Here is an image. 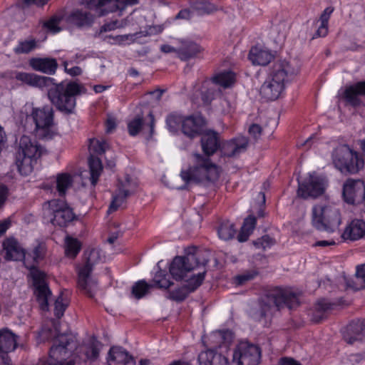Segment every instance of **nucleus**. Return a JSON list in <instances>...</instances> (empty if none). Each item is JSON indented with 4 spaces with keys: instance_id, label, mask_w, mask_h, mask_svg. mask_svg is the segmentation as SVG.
<instances>
[{
    "instance_id": "38",
    "label": "nucleus",
    "mask_w": 365,
    "mask_h": 365,
    "mask_svg": "<svg viewBox=\"0 0 365 365\" xmlns=\"http://www.w3.org/2000/svg\"><path fill=\"white\" fill-rule=\"evenodd\" d=\"M133 193L129 189L125 188L123 185V188L119 187L118 192L113 196V200L108 209L109 212H114L118 210L125 201L126 198Z\"/></svg>"
},
{
    "instance_id": "14",
    "label": "nucleus",
    "mask_w": 365,
    "mask_h": 365,
    "mask_svg": "<svg viewBox=\"0 0 365 365\" xmlns=\"http://www.w3.org/2000/svg\"><path fill=\"white\" fill-rule=\"evenodd\" d=\"M260 359V348L248 341L240 342L232 354V362L236 365H258Z\"/></svg>"
},
{
    "instance_id": "48",
    "label": "nucleus",
    "mask_w": 365,
    "mask_h": 365,
    "mask_svg": "<svg viewBox=\"0 0 365 365\" xmlns=\"http://www.w3.org/2000/svg\"><path fill=\"white\" fill-rule=\"evenodd\" d=\"M184 118L177 113H170L166 118V124L168 130L172 133L178 131L182 127Z\"/></svg>"
},
{
    "instance_id": "47",
    "label": "nucleus",
    "mask_w": 365,
    "mask_h": 365,
    "mask_svg": "<svg viewBox=\"0 0 365 365\" xmlns=\"http://www.w3.org/2000/svg\"><path fill=\"white\" fill-rule=\"evenodd\" d=\"M235 232L234 225L229 221L222 222L218 228L219 237L224 240L232 239Z\"/></svg>"
},
{
    "instance_id": "56",
    "label": "nucleus",
    "mask_w": 365,
    "mask_h": 365,
    "mask_svg": "<svg viewBox=\"0 0 365 365\" xmlns=\"http://www.w3.org/2000/svg\"><path fill=\"white\" fill-rule=\"evenodd\" d=\"M124 25L125 24L123 23V21L120 22L118 20H115L103 25L100 31L101 32L110 31L117 28H122L124 26Z\"/></svg>"
},
{
    "instance_id": "5",
    "label": "nucleus",
    "mask_w": 365,
    "mask_h": 365,
    "mask_svg": "<svg viewBox=\"0 0 365 365\" xmlns=\"http://www.w3.org/2000/svg\"><path fill=\"white\" fill-rule=\"evenodd\" d=\"M86 93L84 86L77 81H63L53 84L48 90V97L53 105L62 113H73L76 97Z\"/></svg>"
},
{
    "instance_id": "16",
    "label": "nucleus",
    "mask_w": 365,
    "mask_h": 365,
    "mask_svg": "<svg viewBox=\"0 0 365 365\" xmlns=\"http://www.w3.org/2000/svg\"><path fill=\"white\" fill-rule=\"evenodd\" d=\"M342 196L348 204L363 205L365 200V182L359 179H347L343 185Z\"/></svg>"
},
{
    "instance_id": "7",
    "label": "nucleus",
    "mask_w": 365,
    "mask_h": 365,
    "mask_svg": "<svg viewBox=\"0 0 365 365\" xmlns=\"http://www.w3.org/2000/svg\"><path fill=\"white\" fill-rule=\"evenodd\" d=\"M232 339L233 334L230 330L212 332L210 336V340L215 344L198 355L199 365H229L228 359L221 353H217V348L224 346L227 350Z\"/></svg>"
},
{
    "instance_id": "49",
    "label": "nucleus",
    "mask_w": 365,
    "mask_h": 365,
    "mask_svg": "<svg viewBox=\"0 0 365 365\" xmlns=\"http://www.w3.org/2000/svg\"><path fill=\"white\" fill-rule=\"evenodd\" d=\"M37 46V41L34 38H29L19 41L17 46L14 48L16 54L29 53L35 49Z\"/></svg>"
},
{
    "instance_id": "62",
    "label": "nucleus",
    "mask_w": 365,
    "mask_h": 365,
    "mask_svg": "<svg viewBox=\"0 0 365 365\" xmlns=\"http://www.w3.org/2000/svg\"><path fill=\"white\" fill-rule=\"evenodd\" d=\"M116 126L115 120L114 118H108L106 121V131L108 133L112 132Z\"/></svg>"
},
{
    "instance_id": "36",
    "label": "nucleus",
    "mask_w": 365,
    "mask_h": 365,
    "mask_svg": "<svg viewBox=\"0 0 365 365\" xmlns=\"http://www.w3.org/2000/svg\"><path fill=\"white\" fill-rule=\"evenodd\" d=\"M88 165L90 169V180L91 185L93 186H96L103 171V165L101 160L97 156H89Z\"/></svg>"
},
{
    "instance_id": "8",
    "label": "nucleus",
    "mask_w": 365,
    "mask_h": 365,
    "mask_svg": "<svg viewBox=\"0 0 365 365\" xmlns=\"http://www.w3.org/2000/svg\"><path fill=\"white\" fill-rule=\"evenodd\" d=\"M334 167L343 174L355 175L364 167V160L347 144L336 147L331 153Z\"/></svg>"
},
{
    "instance_id": "53",
    "label": "nucleus",
    "mask_w": 365,
    "mask_h": 365,
    "mask_svg": "<svg viewBox=\"0 0 365 365\" xmlns=\"http://www.w3.org/2000/svg\"><path fill=\"white\" fill-rule=\"evenodd\" d=\"M274 243V240L269 235H264L261 238L253 242L254 245L259 249L265 250L270 247Z\"/></svg>"
},
{
    "instance_id": "33",
    "label": "nucleus",
    "mask_w": 365,
    "mask_h": 365,
    "mask_svg": "<svg viewBox=\"0 0 365 365\" xmlns=\"http://www.w3.org/2000/svg\"><path fill=\"white\" fill-rule=\"evenodd\" d=\"M182 46L178 48L177 55L182 61L195 58L201 51V48L192 41H182Z\"/></svg>"
},
{
    "instance_id": "44",
    "label": "nucleus",
    "mask_w": 365,
    "mask_h": 365,
    "mask_svg": "<svg viewBox=\"0 0 365 365\" xmlns=\"http://www.w3.org/2000/svg\"><path fill=\"white\" fill-rule=\"evenodd\" d=\"M73 178L70 174L61 173L56 177V190L60 196H64L68 188L72 186Z\"/></svg>"
},
{
    "instance_id": "30",
    "label": "nucleus",
    "mask_w": 365,
    "mask_h": 365,
    "mask_svg": "<svg viewBox=\"0 0 365 365\" xmlns=\"http://www.w3.org/2000/svg\"><path fill=\"white\" fill-rule=\"evenodd\" d=\"M15 79L34 87H43L52 82L53 79L50 77L41 76L34 73L19 72L15 75Z\"/></svg>"
},
{
    "instance_id": "9",
    "label": "nucleus",
    "mask_w": 365,
    "mask_h": 365,
    "mask_svg": "<svg viewBox=\"0 0 365 365\" xmlns=\"http://www.w3.org/2000/svg\"><path fill=\"white\" fill-rule=\"evenodd\" d=\"M42 148L27 135H23L19 140L18 150L16 153L15 163L19 172L23 175H28L33 170V163L40 158Z\"/></svg>"
},
{
    "instance_id": "22",
    "label": "nucleus",
    "mask_w": 365,
    "mask_h": 365,
    "mask_svg": "<svg viewBox=\"0 0 365 365\" xmlns=\"http://www.w3.org/2000/svg\"><path fill=\"white\" fill-rule=\"evenodd\" d=\"M343 338L349 344L365 340V321L356 320L349 323L343 331Z\"/></svg>"
},
{
    "instance_id": "54",
    "label": "nucleus",
    "mask_w": 365,
    "mask_h": 365,
    "mask_svg": "<svg viewBox=\"0 0 365 365\" xmlns=\"http://www.w3.org/2000/svg\"><path fill=\"white\" fill-rule=\"evenodd\" d=\"M60 19L56 17H52L48 21H46L43 24L44 27H46L48 30L53 33H57L61 31L60 27H58Z\"/></svg>"
},
{
    "instance_id": "1",
    "label": "nucleus",
    "mask_w": 365,
    "mask_h": 365,
    "mask_svg": "<svg viewBox=\"0 0 365 365\" xmlns=\"http://www.w3.org/2000/svg\"><path fill=\"white\" fill-rule=\"evenodd\" d=\"M202 150L205 156L193 154V165L186 170H182L180 177L185 185L216 181L220 176L218 166L212 162L210 157L213 155L220 147V134L213 130H206L201 133Z\"/></svg>"
},
{
    "instance_id": "41",
    "label": "nucleus",
    "mask_w": 365,
    "mask_h": 365,
    "mask_svg": "<svg viewBox=\"0 0 365 365\" xmlns=\"http://www.w3.org/2000/svg\"><path fill=\"white\" fill-rule=\"evenodd\" d=\"M163 30L162 26H150L145 31H140L138 33H135L132 35H123V36H117L113 38L115 41H123L125 40H128L129 37H135V39L140 38L141 36H148L155 35L161 33Z\"/></svg>"
},
{
    "instance_id": "35",
    "label": "nucleus",
    "mask_w": 365,
    "mask_h": 365,
    "mask_svg": "<svg viewBox=\"0 0 365 365\" xmlns=\"http://www.w3.org/2000/svg\"><path fill=\"white\" fill-rule=\"evenodd\" d=\"M333 304L325 299L319 300L315 305L312 312V321L319 323L325 319L328 312L332 309Z\"/></svg>"
},
{
    "instance_id": "34",
    "label": "nucleus",
    "mask_w": 365,
    "mask_h": 365,
    "mask_svg": "<svg viewBox=\"0 0 365 365\" xmlns=\"http://www.w3.org/2000/svg\"><path fill=\"white\" fill-rule=\"evenodd\" d=\"M346 284L355 291L365 289V264L356 267L354 278L347 279Z\"/></svg>"
},
{
    "instance_id": "60",
    "label": "nucleus",
    "mask_w": 365,
    "mask_h": 365,
    "mask_svg": "<svg viewBox=\"0 0 365 365\" xmlns=\"http://www.w3.org/2000/svg\"><path fill=\"white\" fill-rule=\"evenodd\" d=\"M279 365H302V364L291 357H282L280 359Z\"/></svg>"
},
{
    "instance_id": "42",
    "label": "nucleus",
    "mask_w": 365,
    "mask_h": 365,
    "mask_svg": "<svg viewBox=\"0 0 365 365\" xmlns=\"http://www.w3.org/2000/svg\"><path fill=\"white\" fill-rule=\"evenodd\" d=\"M212 81L225 88H229L235 82V74L230 71L221 72L212 77Z\"/></svg>"
},
{
    "instance_id": "57",
    "label": "nucleus",
    "mask_w": 365,
    "mask_h": 365,
    "mask_svg": "<svg viewBox=\"0 0 365 365\" xmlns=\"http://www.w3.org/2000/svg\"><path fill=\"white\" fill-rule=\"evenodd\" d=\"M46 252V247L43 244L39 243L33 250V257L35 261L43 259Z\"/></svg>"
},
{
    "instance_id": "63",
    "label": "nucleus",
    "mask_w": 365,
    "mask_h": 365,
    "mask_svg": "<svg viewBox=\"0 0 365 365\" xmlns=\"http://www.w3.org/2000/svg\"><path fill=\"white\" fill-rule=\"evenodd\" d=\"M160 51L165 53H172L175 52L177 53L178 49L175 48L174 47L168 45L164 44L160 46Z\"/></svg>"
},
{
    "instance_id": "55",
    "label": "nucleus",
    "mask_w": 365,
    "mask_h": 365,
    "mask_svg": "<svg viewBox=\"0 0 365 365\" xmlns=\"http://www.w3.org/2000/svg\"><path fill=\"white\" fill-rule=\"evenodd\" d=\"M154 281L160 288L168 289L173 284V283L166 278L165 275H162L161 274H156Z\"/></svg>"
},
{
    "instance_id": "15",
    "label": "nucleus",
    "mask_w": 365,
    "mask_h": 365,
    "mask_svg": "<svg viewBox=\"0 0 365 365\" xmlns=\"http://www.w3.org/2000/svg\"><path fill=\"white\" fill-rule=\"evenodd\" d=\"M31 275L34 287V294L40 309L48 311V299L52 293L46 282V274L36 268H32Z\"/></svg>"
},
{
    "instance_id": "31",
    "label": "nucleus",
    "mask_w": 365,
    "mask_h": 365,
    "mask_svg": "<svg viewBox=\"0 0 365 365\" xmlns=\"http://www.w3.org/2000/svg\"><path fill=\"white\" fill-rule=\"evenodd\" d=\"M17 336L8 329H0V353L14 351L17 346Z\"/></svg>"
},
{
    "instance_id": "3",
    "label": "nucleus",
    "mask_w": 365,
    "mask_h": 365,
    "mask_svg": "<svg viewBox=\"0 0 365 365\" xmlns=\"http://www.w3.org/2000/svg\"><path fill=\"white\" fill-rule=\"evenodd\" d=\"M139 0H86V8L93 11L94 14L82 9L73 11L68 17V21L78 27L90 26L95 16H104L108 12L119 11L122 12L127 6L138 4Z\"/></svg>"
},
{
    "instance_id": "18",
    "label": "nucleus",
    "mask_w": 365,
    "mask_h": 365,
    "mask_svg": "<svg viewBox=\"0 0 365 365\" xmlns=\"http://www.w3.org/2000/svg\"><path fill=\"white\" fill-rule=\"evenodd\" d=\"M206 270L200 272L197 274L192 275L187 280V284L168 293V298L176 302H182L186 299L188 294L194 292L202 283Z\"/></svg>"
},
{
    "instance_id": "43",
    "label": "nucleus",
    "mask_w": 365,
    "mask_h": 365,
    "mask_svg": "<svg viewBox=\"0 0 365 365\" xmlns=\"http://www.w3.org/2000/svg\"><path fill=\"white\" fill-rule=\"evenodd\" d=\"M333 11L334 8L332 7H327L324 9L320 16L319 20L321 21V25L313 36V38L317 37H324L327 34L328 21Z\"/></svg>"
},
{
    "instance_id": "23",
    "label": "nucleus",
    "mask_w": 365,
    "mask_h": 365,
    "mask_svg": "<svg viewBox=\"0 0 365 365\" xmlns=\"http://www.w3.org/2000/svg\"><path fill=\"white\" fill-rule=\"evenodd\" d=\"M2 246L6 260L20 261L25 258V250L16 238L10 237L5 239Z\"/></svg>"
},
{
    "instance_id": "39",
    "label": "nucleus",
    "mask_w": 365,
    "mask_h": 365,
    "mask_svg": "<svg viewBox=\"0 0 365 365\" xmlns=\"http://www.w3.org/2000/svg\"><path fill=\"white\" fill-rule=\"evenodd\" d=\"M133 193L129 189L125 188L123 185V188L119 187L118 192L113 196V200L108 209L109 212H114L118 210L125 201L126 198Z\"/></svg>"
},
{
    "instance_id": "40",
    "label": "nucleus",
    "mask_w": 365,
    "mask_h": 365,
    "mask_svg": "<svg viewBox=\"0 0 365 365\" xmlns=\"http://www.w3.org/2000/svg\"><path fill=\"white\" fill-rule=\"evenodd\" d=\"M81 242L77 239L71 236L65 238V255L66 256L75 258L81 250Z\"/></svg>"
},
{
    "instance_id": "46",
    "label": "nucleus",
    "mask_w": 365,
    "mask_h": 365,
    "mask_svg": "<svg viewBox=\"0 0 365 365\" xmlns=\"http://www.w3.org/2000/svg\"><path fill=\"white\" fill-rule=\"evenodd\" d=\"M153 287L151 284H148L144 280H140L135 283L132 287V295L137 299H139L145 296L150 289Z\"/></svg>"
},
{
    "instance_id": "6",
    "label": "nucleus",
    "mask_w": 365,
    "mask_h": 365,
    "mask_svg": "<svg viewBox=\"0 0 365 365\" xmlns=\"http://www.w3.org/2000/svg\"><path fill=\"white\" fill-rule=\"evenodd\" d=\"M210 261V252L188 247L185 256L175 257L170 266V273L175 280H181L196 268L205 267Z\"/></svg>"
},
{
    "instance_id": "50",
    "label": "nucleus",
    "mask_w": 365,
    "mask_h": 365,
    "mask_svg": "<svg viewBox=\"0 0 365 365\" xmlns=\"http://www.w3.org/2000/svg\"><path fill=\"white\" fill-rule=\"evenodd\" d=\"M191 5L200 14H210L215 10V6L206 0H193Z\"/></svg>"
},
{
    "instance_id": "10",
    "label": "nucleus",
    "mask_w": 365,
    "mask_h": 365,
    "mask_svg": "<svg viewBox=\"0 0 365 365\" xmlns=\"http://www.w3.org/2000/svg\"><path fill=\"white\" fill-rule=\"evenodd\" d=\"M43 218L54 226L66 227L76 220V215L67 202L60 199H53L43 204Z\"/></svg>"
},
{
    "instance_id": "29",
    "label": "nucleus",
    "mask_w": 365,
    "mask_h": 365,
    "mask_svg": "<svg viewBox=\"0 0 365 365\" xmlns=\"http://www.w3.org/2000/svg\"><path fill=\"white\" fill-rule=\"evenodd\" d=\"M29 66L35 71L48 75L54 74L58 68V63L53 58H32Z\"/></svg>"
},
{
    "instance_id": "37",
    "label": "nucleus",
    "mask_w": 365,
    "mask_h": 365,
    "mask_svg": "<svg viewBox=\"0 0 365 365\" xmlns=\"http://www.w3.org/2000/svg\"><path fill=\"white\" fill-rule=\"evenodd\" d=\"M256 222L257 219L253 215H249L245 219L240 233L237 235V240L239 242H243L248 240L249 236L255 227Z\"/></svg>"
},
{
    "instance_id": "58",
    "label": "nucleus",
    "mask_w": 365,
    "mask_h": 365,
    "mask_svg": "<svg viewBox=\"0 0 365 365\" xmlns=\"http://www.w3.org/2000/svg\"><path fill=\"white\" fill-rule=\"evenodd\" d=\"M248 133L255 140H258L262 135V128L259 124L252 123L248 129Z\"/></svg>"
},
{
    "instance_id": "21",
    "label": "nucleus",
    "mask_w": 365,
    "mask_h": 365,
    "mask_svg": "<svg viewBox=\"0 0 365 365\" xmlns=\"http://www.w3.org/2000/svg\"><path fill=\"white\" fill-rule=\"evenodd\" d=\"M149 121L147 124L144 123L143 118L140 115H137L133 120L130 121L128 124V133L130 135L135 136L143 130V131L148 130V138H151L154 133L155 118L152 111L148 113Z\"/></svg>"
},
{
    "instance_id": "11",
    "label": "nucleus",
    "mask_w": 365,
    "mask_h": 365,
    "mask_svg": "<svg viewBox=\"0 0 365 365\" xmlns=\"http://www.w3.org/2000/svg\"><path fill=\"white\" fill-rule=\"evenodd\" d=\"M341 222L339 211L334 207L316 205L312 208V225L318 230L334 232Z\"/></svg>"
},
{
    "instance_id": "2",
    "label": "nucleus",
    "mask_w": 365,
    "mask_h": 365,
    "mask_svg": "<svg viewBox=\"0 0 365 365\" xmlns=\"http://www.w3.org/2000/svg\"><path fill=\"white\" fill-rule=\"evenodd\" d=\"M71 355L78 358L79 361H95L99 356V349L96 342L88 347L80 346L76 335L72 333L59 334L50 349L48 361L43 365H75L74 359L65 361Z\"/></svg>"
},
{
    "instance_id": "24",
    "label": "nucleus",
    "mask_w": 365,
    "mask_h": 365,
    "mask_svg": "<svg viewBox=\"0 0 365 365\" xmlns=\"http://www.w3.org/2000/svg\"><path fill=\"white\" fill-rule=\"evenodd\" d=\"M108 365H135L133 357L121 346H112L108 354Z\"/></svg>"
},
{
    "instance_id": "45",
    "label": "nucleus",
    "mask_w": 365,
    "mask_h": 365,
    "mask_svg": "<svg viewBox=\"0 0 365 365\" xmlns=\"http://www.w3.org/2000/svg\"><path fill=\"white\" fill-rule=\"evenodd\" d=\"M108 148V143L104 140H100L96 138L89 140V153L90 156H97L103 154Z\"/></svg>"
},
{
    "instance_id": "64",
    "label": "nucleus",
    "mask_w": 365,
    "mask_h": 365,
    "mask_svg": "<svg viewBox=\"0 0 365 365\" xmlns=\"http://www.w3.org/2000/svg\"><path fill=\"white\" fill-rule=\"evenodd\" d=\"M190 18V12L187 9H183V10L180 11V12L176 16V19H188Z\"/></svg>"
},
{
    "instance_id": "12",
    "label": "nucleus",
    "mask_w": 365,
    "mask_h": 365,
    "mask_svg": "<svg viewBox=\"0 0 365 365\" xmlns=\"http://www.w3.org/2000/svg\"><path fill=\"white\" fill-rule=\"evenodd\" d=\"M98 257V251L95 249L91 250L86 257V263L78 270V288L91 298L94 297L98 289V282L91 276V273Z\"/></svg>"
},
{
    "instance_id": "25",
    "label": "nucleus",
    "mask_w": 365,
    "mask_h": 365,
    "mask_svg": "<svg viewBox=\"0 0 365 365\" xmlns=\"http://www.w3.org/2000/svg\"><path fill=\"white\" fill-rule=\"evenodd\" d=\"M205 124V120L200 115H190L184 118L182 131L190 138H194L201 134L200 131Z\"/></svg>"
},
{
    "instance_id": "52",
    "label": "nucleus",
    "mask_w": 365,
    "mask_h": 365,
    "mask_svg": "<svg viewBox=\"0 0 365 365\" xmlns=\"http://www.w3.org/2000/svg\"><path fill=\"white\" fill-rule=\"evenodd\" d=\"M67 306V300L64 299L63 298V294H61L55 300L54 315L58 319L63 317Z\"/></svg>"
},
{
    "instance_id": "27",
    "label": "nucleus",
    "mask_w": 365,
    "mask_h": 365,
    "mask_svg": "<svg viewBox=\"0 0 365 365\" xmlns=\"http://www.w3.org/2000/svg\"><path fill=\"white\" fill-rule=\"evenodd\" d=\"M365 236V221L359 219L353 220L341 234L344 240L355 241Z\"/></svg>"
},
{
    "instance_id": "17",
    "label": "nucleus",
    "mask_w": 365,
    "mask_h": 365,
    "mask_svg": "<svg viewBox=\"0 0 365 365\" xmlns=\"http://www.w3.org/2000/svg\"><path fill=\"white\" fill-rule=\"evenodd\" d=\"M323 179L314 173L309 174V178L304 182L299 183L297 195L302 198H316L324 193Z\"/></svg>"
},
{
    "instance_id": "28",
    "label": "nucleus",
    "mask_w": 365,
    "mask_h": 365,
    "mask_svg": "<svg viewBox=\"0 0 365 365\" xmlns=\"http://www.w3.org/2000/svg\"><path fill=\"white\" fill-rule=\"evenodd\" d=\"M358 96H365V81L346 87L343 93L344 98L353 107H357L361 103Z\"/></svg>"
},
{
    "instance_id": "51",
    "label": "nucleus",
    "mask_w": 365,
    "mask_h": 365,
    "mask_svg": "<svg viewBox=\"0 0 365 365\" xmlns=\"http://www.w3.org/2000/svg\"><path fill=\"white\" fill-rule=\"evenodd\" d=\"M259 272L256 269L246 270L234 277V282L237 285H243L249 281L255 279Z\"/></svg>"
},
{
    "instance_id": "13",
    "label": "nucleus",
    "mask_w": 365,
    "mask_h": 365,
    "mask_svg": "<svg viewBox=\"0 0 365 365\" xmlns=\"http://www.w3.org/2000/svg\"><path fill=\"white\" fill-rule=\"evenodd\" d=\"M53 110L51 106L34 108L31 116L35 123L36 135L43 140L51 139L55 135Z\"/></svg>"
},
{
    "instance_id": "61",
    "label": "nucleus",
    "mask_w": 365,
    "mask_h": 365,
    "mask_svg": "<svg viewBox=\"0 0 365 365\" xmlns=\"http://www.w3.org/2000/svg\"><path fill=\"white\" fill-rule=\"evenodd\" d=\"M11 220L9 219H6L1 222H0V237L2 236L6 231L11 226Z\"/></svg>"
},
{
    "instance_id": "26",
    "label": "nucleus",
    "mask_w": 365,
    "mask_h": 365,
    "mask_svg": "<svg viewBox=\"0 0 365 365\" xmlns=\"http://www.w3.org/2000/svg\"><path fill=\"white\" fill-rule=\"evenodd\" d=\"M284 84L268 77L260 88L262 96L267 101H275L281 95Z\"/></svg>"
},
{
    "instance_id": "59",
    "label": "nucleus",
    "mask_w": 365,
    "mask_h": 365,
    "mask_svg": "<svg viewBox=\"0 0 365 365\" xmlns=\"http://www.w3.org/2000/svg\"><path fill=\"white\" fill-rule=\"evenodd\" d=\"M63 66L64 67L65 72L71 76H77L81 75L82 73V69L79 66H73L69 68L68 62L67 61H64L63 62Z\"/></svg>"
},
{
    "instance_id": "19",
    "label": "nucleus",
    "mask_w": 365,
    "mask_h": 365,
    "mask_svg": "<svg viewBox=\"0 0 365 365\" xmlns=\"http://www.w3.org/2000/svg\"><path fill=\"white\" fill-rule=\"evenodd\" d=\"M297 72L298 70L293 67L289 62L285 60H278L273 63L269 77L284 84L297 75Z\"/></svg>"
},
{
    "instance_id": "32",
    "label": "nucleus",
    "mask_w": 365,
    "mask_h": 365,
    "mask_svg": "<svg viewBox=\"0 0 365 365\" xmlns=\"http://www.w3.org/2000/svg\"><path fill=\"white\" fill-rule=\"evenodd\" d=\"M272 58L273 55L269 51L257 46L252 47L249 53V59L255 65L266 66Z\"/></svg>"
},
{
    "instance_id": "4",
    "label": "nucleus",
    "mask_w": 365,
    "mask_h": 365,
    "mask_svg": "<svg viewBox=\"0 0 365 365\" xmlns=\"http://www.w3.org/2000/svg\"><path fill=\"white\" fill-rule=\"evenodd\" d=\"M299 304V295L289 289L274 287L268 290L259 300L257 319L271 318L284 307L289 309Z\"/></svg>"
},
{
    "instance_id": "20",
    "label": "nucleus",
    "mask_w": 365,
    "mask_h": 365,
    "mask_svg": "<svg viewBox=\"0 0 365 365\" xmlns=\"http://www.w3.org/2000/svg\"><path fill=\"white\" fill-rule=\"evenodd\" d=\"M249 140L245 136H237L222 143L221 152L223 155L234 158L247 150Z\"/></svg>"
}]
</instances>
